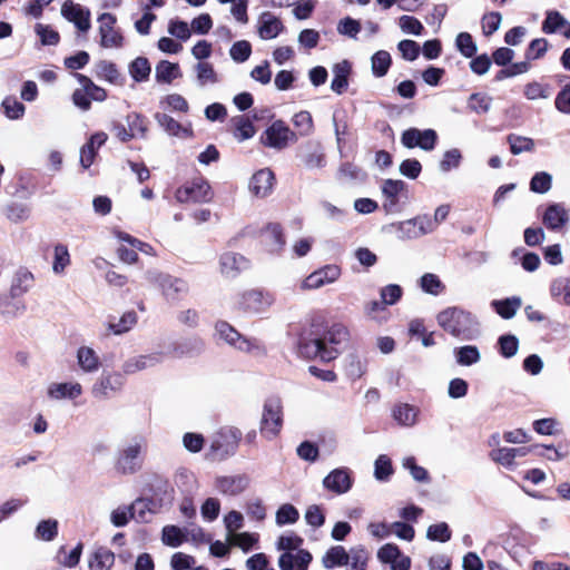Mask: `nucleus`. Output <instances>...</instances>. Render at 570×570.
<instances>
[{
  "mask_svg": "<svg viewBox=\"0 0 570 570\" xmlns=\"http://www.w3.org/2000/svg\"><path fill=\"white\" fill-rule=\"evenodd\" d=\"M439 326L449 335L463 341L480 335V322L475 315L458 306H450L436 315Z\"/></svg>",
  "mask_w": 570,
  "mask_h": 570,
  "instance_id": "1",
  "label": "nucleus"
},
{
  "mask_svg": "<svg viewBox=\"0 0 570 570\" xmlns=\"http://www.w3.org/2000/svg\"><path fill=\"white\" fill-rule=\"evenodd\" d=\"M215 335L229 346L252 355H264L265 348L256 340L243 336L235 327L225 321L215 324Z\"/></svg>",
  "mask_w": 570,
  "mask_h": 570,
  "instance_id": "2",
  "label": "nucleus"
},
{
  "mask_svg": "<svg viewBox=\"0 0 570 570\" xmlns=\"http://www.w3.org/2000/svg\"><path fill=\"white\" fill-rule=\"evenodd\" d=\"M178 352L175 344L170 341L163 343L158 351L132 356L125 361L122 371L125 374H134L139 371H144L154 367L163 363L169 356H177Z\"/></svg>",
  "mask_w": 570,
  "mask_h": 570,
  "instance_id": "3",
  "label": "nucleus"
},
{
  "mask_svg": "<svg viewBox=\"0 0 570 570\" xmlns=\"http://www.w3.org/2000/svg\"><path fill=\"white\" fill-rule=\"evenodd\" d=\"M149 283L158 287L167 301L174 302L188 292L187 283L178 277L158 271L147 272Z\"/></svg>",
  "mask_w": 570,
  "mask_h": 570,
  "instance_id": "4",
  "label": "nucleus"
},
{
  "mask_svg": "<svg viewBox=\"0 0 570 570\" xmlns=\"http://www.w3.org/2000/svg\"><path fill=\"white\" fill-rule=\"evenodd\" d=\"M125 373L104 371L91 387V395L97 400H109L121 392L125 386Z\"/></svg>",
  "mask_w": 570,
  "mask_h": 570,
  "instance_id": "5",
  "label": "nucleus"
},
{
  "mask_svg": "<svg viewBox=\"0 0 570 570\" xmlns=\"http://www.w3.org/2000/svg\"><path fill=\"white\" fill-rule=\"evenodd\" d=\"M282 403L277 399L267 400L263 407L261 432L267 440L276 438L282 429Z\"/></svg>",
  "mask_w": 570,
  "mask_h": 570,
  "instance_id": "6",
  "label": "nucleus"
},
{
  "mask_svg": "<svg viewBox=\"0 0 570 570\" xmlns=\"http://www.w3.org/2000/svg\"><path fill=\"white\" fill-rule=\"evenodd\" d=\"M99 43L106 49H117L122 46L124 37L116 28L117 18L108 12L98 16Z\"/></svg>",
  "mask_w": 570,
  "mask_h": 570,
  "instance_id": "7",
  "label": "nucleus"
},
{
  "mask_svg": "<svg viewBox=\"0 0 570 570\" xmlns=\"http://www.w3.org/2000/svg\"><path fill=\"white\" fill-rule=\"evenodd\" d=\"M275 303L272 293L262 289H248L238 301V307L249 314L265 313Z\"/></svg>",
  "mask_w": 570,
  "mask_h": 570,
  "instance_id": "8",
  "label": "nucleus"
},
{
  "mask_svg": "<svg viewBox=\"0 0 570 570\" xmlns=\"http://www.w3.org/2000/svg\"><path fill=\"white\" fill-rule=\"evenodd\" d=\"M438 140V134L433 129H417V128H409L403 131L401 136V142L404 147L420 148L425 151H431L434 149Z\"/></svg>",
  "mask_w": 570,
  "mask_h": 570,
  "instance_id": "9",
  "label": "nucleus"
},
{
  "mask_svg": "<svg viewBox=\"0 0 570 570\" xmlns=\"http://www.w3.org/2000/svg\"><path fill=\"white\" fill-rule=\"evenodd\" d=\"M295 138L294 132L282 120L274 121L264 132L263 142L265 146L283 149Z\"/></svg>",
  "mask_w": 570,
  "mask_h": 570,
  "instance_id": "10",
  "label": "nucleus"
},
{
  "mask_svg": "<svg viewBox=\"0 0 570 570\" xmlns=\"http://www.w3.org/2000/svg\"><path fill=\"white\" fill-rule=\"evenodd\" d=\"M434 230V223L428 216H420L402 222L397 225L399 237L402 239H414Z\"/></svg>",
  "mask_w": 570,
  "mask_h": 570,
  "instance_id": "11",
  "label": "nucleus"
},
{
  "mask_svg": "<svg viewBox=\"0 0 570 570\" xmlns=\"http://www.w3.org/2000/svg\"><path fill=\"white\" fill-rule=\"evenodd\" d=\"M341 276V268L336 265H327L311 273L301 284L304 291L318 289L336 282Z\"/></svg>",
  "mask_w": 570,
  "mask_h": 570,
  "instance_id": "12",
  "label": "nucleus"
},
{
  "mask_svg": "<svg viewBox=\"0 0 570 570\" xmlns=\"http://www.w3.org/2000/svg\"><path fill=\"white\" fill-rule=\"evenodd\" d=\"M179 203H203L210 199V187L204 180H195L186 184L176 191Z\"/></svg>",
  "mask_w": 570,
  "mask_h": 570,
  "instance_id": "13",
  "label": "nucleus"
},
{
  "mask_svg": "<svg viewBox=\"0 0 570 570\" xmlns=\"http://www.w3.org/2000/svg\"><path fill=\"white\" fill-rule=\"evenodd\" d=\"M249 267V262L243 255L232 252L223 253L218 259V269L225 278H235Z\"/></svg>",
  "mask_w": 570,
  "mask_h": 570,
  "instance_id": "14",
  "label": "nucleus"
},
{
  "mask_svg": "<svg viewBox=\"0 0 570 570\" xmlns=\"http://www.w3.org/2000/svg\"><path fill=\"white\" fill-rule=\"evenodd\" d=\"M61 14L81 32H87L91 27L90 10L71 0L62 4Z\"/></svg>",
  "mask_w": 570,
  "mask_h": 570,
  "instance_id": "15",
  "label": "nucleus"
},
{
  "mask_svg": "<svg viewBox=\"0 0 570 570\" xmlns=\"http://www.w3.org/2000/svg\"><path fill=\"white\" fill-rule=\"evenodd\" d=\"M274 184V173L269 168H263L253 174L248 189L255 197L265 198L273 191Z\"/></svg>",
  "mask_w": 570,
  "mask_h": 570,
  "instance_id": "16",
  "label": "nucleus"
},
{
  "mask_svg": "<svg viewBox=\"0 0 570 570\" xmlns=\"http://www.w3.org/2000/svg\"><path fill=\"white\" fill-rule=\"evenodd\" d=\"M377 558L381 562L390 564L392 570H410L411 559L403 554L400 549L392 543H386L377 551Z\"/></svg>",
  "mask_w": 570,
  "mask_h": 570,
  "instance_id": "17",
  "label": "nucleus"
},
{
  "mask_svg": "<svg viewBox=\"0 0 570 570\" xmlns=\"http://www.w3.org/2000/svg\"><path fill=\"white\" fill-rule=\"evenodd\" d=\"M299 354L305 358H320L325 362L334 360V350L324 348L320 337H304L298 345Z\"/></svg>",
  "mask_w": 570,
  "mask_h": 570,
  "instance_id": "18",
  "label": "nucleus"
},
{
  "mask_svg": "<svg viewBox=\"0 0 570 570\" xmlns=\"http://www.w3.org/2000/svg\"><path fill=\"white\" fill-rule=\"evenodd\" d=\"M144 449V444L141 441H134L127 444L117 461L118 469L124 473H132L138 468V458Z\"/></svg>",
  "mask_w": 570,
  "mask_h": 570,
  "instance_id": "19",
  "label": "nucleus"
},
{
  "mask_svg": "<svg viewBox=\"0 0 570 570\" xmlns=\"http://www.w3.org/2000/svg\"><path fill=\"white\" fill-rule=\"evenodd\" d=\"M82 385L79 382H56L47 389V395L55 401L75 400L82 394Z\"/></svg>",
  "mask_w": 570,
  "mask_h": 570,
  "instance_id": "20",
  "label": "nucleus"
},
{
  "mask_svg": "<svg viewBox=\"0 0 570 570\" xmlns=\"http://www.w3.org/2000/svg\"><path fill=\"white\" fill-rule=\"evenodd\" d=\"M284 26L278 17L272 12H263L257 21V32L261 39L271 40L276 38Z\"/></svg>",
  "mask_w": 570,
  "mask_h": 570,
  "instance_id": "21",
  "label": "nucleus"
},
{
  "mask_svg": "<svg viewBox=\"0 0 570 570\" xmlns=\"http://www.w3.org/2000/svg\"><path fill=\"white\" fill-rule=\"evenodd\" d=\"M323 485L337 494L347 492L352 487V479L347 469H335L323 480Z\"/></svg>",
  "mask_w": 570,
  "mask_h": 570,
  "instance_id": "22",
  "label": "nucleus"
},
{
  "mask_svg": "<svg viewBox=\"0 0 570 570\" xmlns=\"http://www.w3.org/2000/svg\"><path fill=\"white\" fill-rule=\"evenodd\" d=\"M312 561V554L298 549L296 553L284 552L278 559L281 570H306Z\"/></svg>",
  "mask_w": 570,
  "mask_h": 570,
  "instance_id": "23",
  "label": "nucleus"
},
{
  "mask_svg": "<svg viewBox=\"0 0 570 570\" xmlns=\"http://www.w3.org/2000/svg\"><path fill=\"white\" fill-rule=\"evenodd\" d=\"M350 336V332L343 324L332 325L322 337H320L324 348L334 350V358L337 356L338 346L344 344Z\"/></svg>",
  "mask_w": 570,
  "mask_h": 570,
  "instance_id": "24",
  "label": "nucleus"
},
{
  "mask_svg": "<svg viewBox=\"0 0 570 570\" xmlns=\"http://www.w3.org/2000/svg\"><path fill=\"white\" fill-rule=\"evenodd\" d=\"M76 358L77 365L83 373L92 374L100 368V357L91 346L82 345L78 347Z\"/></svg>",
  "mask_w": 570,
  "mask_h": 570,
  "instance_id": "25",
  "label": "nucleus"
},
{
  "mask_svg": "<svg viewBox=\"0 0 570 570\" xmlns=\"http://www.w3.org/2000/svg\"><path fill=\"white\" fill-rule=\"evenodd\" d=\"M138 322L137 313L134 311L125 312L118 318H110L105 323L106 331L114 335H121L129 332Z\"/></svg>",
  "mask_w": 570,
  "mask_h": 570,
  "instance_id": "26",
  "label": "nucleus"
},
{
  "mask_svg": "<svg viewBox=\"0 0 570 570\" xmlns=\"http://www.w3.org/2000/svg\"><path fill=\"white\" fill-rule=\"evenodd\" d=\"M542 31L548 35L559 32L566 38H570V21L558 11H549L542 23Z\"/></svg>",
  "mask_w": 570,
  "mask_h": 570,
  "instance_id": "27",
  "label": "nucleus"
},
{
  "mask_svg": "<svg viewBox=\"0 0 570 570\" xmlns=\"http://www.w3.org/2000/svg\"><path fill=\"white\" fill-rule=\"evenodd\" d=\"M352 66L347 60H343L333 66V79L331 82V89L337 95H341L346 90Z\"/></svg>",
  "mask_w": 570,
  "mask_h": 570,
  "instance_id": "28",
  "label": "nucleus"
},
{
  "mask_svg": "<svg viewBox=\"0 0 570 570\" xmlns=\"http://www.w3.org/2000/svg\"><path fill=\"white\" fill-rule=\"evenodd\" d=\"M194 72L196 76V82L199 87H206L215 85L219 81L218 73L214 66L208 61H198L194 66Z\"/></svg>",
  "mask_w": 570,
  "mask_h": 570,
  "instance_id": "29",
  "label": "nucleus"
},
{
  "mask_svg": "<svg viewBox=\"0 0 570 570\" xmlns=\"http://www.w3.org/2000/svg\"><path fill=\"white\" fill-rule=\"evenodd\" d=\"M568 219V213L560 204L550 205L543 214V223L550 229L561 228Z\"/></svg>",
  "mask_w": 570,
  "mask_h": 570,
  "instance_id": "30",
  "label": "nucleus"
},
{
  "mask_svg": "<svg viewBox=\"0 0 570 570\" xmlns=\"http://www.w3.org/2000/svg\"><path fill=\"white\" fill-rule=\"evenodd\" d=\"M155 117L157 122L165 129L168 135L179 138H188L193 136L190 128L184 127L170 116L166 114H157Z\"/></svg>",
  "mask_w": 570,
  "mask_h": 570,
  "instance_id": "31",
  "label": "nucleus"
},
{
  "mask_svg": "<svg viewBox=\"0 0 570 570\" xmlns=\"http://www.w3.org/2000/svg\"><path fill=\"white\" fill-rule=\"evenodd\" d=\"M350 552L342 546H334L330 548L322 558V563L325 569H333L348 563Z\"/></svg>",
  "mask_w": 570,
  "mask_h": 570,
  "instance_id": "32",
  "label": "nucleus"
},
{
  "mask_svg": "<svg viewBox=\"0 0 570 570\" xmlns=\"http://www.w3.org/2000/svg\"><path fill=\"white\" fill-rule=\"evenodd\" d=\"M217 489L224 494H238L247 487V479L244 476H223L217 479Z\"/></svg>",
  "mask_w": 570,
  "mask_h": 570,
  "instance_id": "33",
  "label": "nucleus"
},
{
  "mask_svg": "<svg viewBox=\"0 0 570 570\" xmlns=\"http://www.w3.org/2000/svg\"><path fill=\"white\" fill-rule=\"evenodd\" d=\"M522 301L520 297H510L502 301H493L491 303L495 312L505 320L512 318L518 309L521 307Z\"/></svg>",
  "mask_w": 570,
  "mask_h": 570,
  "instance_id": "34",
  "label": "nucleus"
},
{
  "mask_svg": "<svg viewBox=\"0 0 570 570\" xmlns=\"http://www.w3.org/2000/svg\"><path fill=\"white\" fill-rule=\"evenodd\" d=\"M263 240L271 252H278L285 245V239L281 227L277 224H271L263 233Z\"/></svg>",
  "mask_w": 570,
  "mask_h": 570,
  "instance_id": "35",
  "label": "nucleus"
},
{
  "mask_svg": "<svg viewBox=\"0 0 570 570\" xmlns=\"http://www.w3.org/2000/svg\"><path fill=\"white\" fill-rule=\"evenodd\" d=\"M70 254L69 249L63 244H57L53 247V257H52V272L55 275H62L66 272V268L70 265Z\"/></svg>",
  "mask_w": 570,
  "mask_h": 570,
  "instance_id": "36",
  "label": "nucleus"
},
{
  "mask_svg": "<svg viewBox=\"0 0 570 570\" xmlns=\"http://www.w3.org/2000/svg\"><path fill=\"white\" fill-rule=\"evenodd\" d=\"M419 410L410 404H399L393 409L394 420L404 426H412L416 423Z\"/></svg>",
  "mask_w": 570,
  "mask_h": 570,
  "instance_id": "37",
  "label": "nucleus"
},
{
  "mask_svg": "<svg viewBox=\"0 0 570 570\" xmlns=\"http://www.w3.org/2000/svg\"><path fill=\"white\" fill-rule=\"evenodd\" d=\"M232 121L234 124V137L238 141L247 140L255 135V127L247 116L234 117Z\"/></svg>",
  "mask_w": 570,
  "mask_h": 570,
  "instance_id": "38",
  "label": "nucleus"
},
{
  "mask_svg": "<svg viewBox=\"0 0 570 570\" xmlns=\"http://www.w3.org/2000/svg\"><path fill=\"white\" fill-rule=\"evenodd\" d=\"M115 561L114 553L108 549H98L89 560L90 570H110Z\"/></svg>",
  "mask_w": 570,
  "mask_h": 570,
  "instance_id": "39",
  "label": "nucleus"
},
{
  "mask_svg": "<svg viewBox=\"0 0 570 570\" xmlns=\"http://www.w3.org/2000/svg\"><path fill=\"white\" fill-rule=\"evenodd\" d=\"M180 76L179 66L167 60L160 61L156 67V79L159 82L170 83Z\"/></svg>",
  "mask_w": 570,
  "mask_h": 570,
  "instance_id": "40",
  "label": "nucleus"
},
{
  "mask_svg": "<svg viewBox=\"0 0 570 570\" xmlns=\"http://www.w3.org/2000/svg\"><path fill=\"white\" fill-rule=\"evenodd\" d=\"M458 364L462 366H470L481 360V354L476 346L465 345L454 351Z\"/></svg>",
  "mask_w": 570,
  "mask_h": 570,
  "instance_id": "41",
  "label": "nucleus"
},
{
  "mask_svg": "<svg viewBox=\"0 0 570 570\" xmlns=\"http://www.w3.org/2000/svg\"><path fill=\"white\" fill-rule=\"evenodd\" d=\"M550 294L566 305H570V278H556L550 286Z\"/></svg>",
  "mask_w": 570,
  "mask_h": 570,
  "instance_id": "42",
  "label": "nucleus"
},
{
  "mask_svg": "<svg viewBox=\"0 0 570 570\" xmlns=\"http://www.w3.org/2000/svg\"><path fill=\"white\" fill-rule=\"evenodd\" d=\"M390 66L391 56L387 51L380 50L372 56L371 68L374 76L383 77L386 75Z\"/></svg>",
  "mask_w": 570,
  "mask_h": 570,
  "instance_id": "43",
  "label": "nucleus"
},
{
  "mask_svg": "<svg viewBox=\"0 0 570 570\" xmlns=\"http://www.w3.org/2000/svg\"><path fill=\"white\" fill-rule=\"evenodd\" d=\"M229 544L238 547L244 552L249 551L258 541V534L249 532L232 533V537L226 538Z\"/></svg>",
  "mask_w": 570,
  "mask_h": 570,
  "instance_id": "44",
  "label": "nucleus"
},
{
  "mask_svg": "<svg viewBox=\"0 0 570 570\" xmlns=\"http://www.w3.org/2000/svg\"><path fill=\"white\" fill-rule=\"evenodd\" d=\"M345 370L350 377L358 379L366 372V360L357 354L346 357Z\"/></svg>",
  "mask_w": 570,
  "mask_h": 570,
  "instance_id": "45",
  "label": "nucleus"
},
{
  "mask_svg": "<svg viewBox=\"0 0 570 570\" xmlns=\"http://www.w3.org/2000/svg\"><path fill=\"white\" fill-rule=\"evenodd\" d=\"M368 552L364 548H352L346 570H366Z\"/></svg>",
  "mask_w": 570,
  "mask_h": 570,
  "instance_id": "46",
  "label": "nucleus"
},
{
  "mask_svg": "<svg viewBox=\"0 0 570 570\" xmlns=\"http://www.w3.org/2000/svg\"><path fill=\"white\" fill-rule=\"evenodd\" d=\"M455 47L465 58H472L478 50L476 43L474 42L472 36L468 32H460L456 36Z\"/></svg>",
  "mask_w": 570,
  "mask_h": 570,
  "instance_id": "47",
  "label": "nucleus"
},
{
  "mask_svg": "<svg viewBox=\"0 0 570 570\" xmlns=\"http://www.w3.org/2000/svg\"><path fill=\"white\" fill-rule=\"evenodd\" d=\"M393 474L392 462L385 454H381L374 462V478L377 481H386Z\"/></svg>",
  "mask_w": 570,
  "mask_h": 570,
  "instance_id": "48",
  "label": "nucleus"
},
{
  "mask_svg": "<svg viewBox=\"0 0 570 570\" xmlns=\"http://www.w3.org/2000/svg\"><path fill=\"white\" fill-rule=\"evenodd\" d=\"M184 532L176 525H166L163 529L161 540L166 546L173 548L179 547L184 542Z\"/></svg>",
  "mask_w": 570,
  "mask_h": 570,
  "instance_id": "49",
  "label": "nucleus"
},
{
  "mask_svg": "<svg viewBox=\"0 0 570 570\" xmlns=\"http://www.w3.org/2000/svg\"><path fill=\"white\" fill-rule=\"evenodd\" d=\"M551 185L552 176L546 171H540L532 177L530 189L537 194H546L550 190Z\"/></svg>",
  "mask_w": 570,
  "mask_h": 570,
  "instance_id": "50",
  "label": "nucleus"
},
{
  "mask_svg": "<svg viewBox=\"0 0 570 570\" xmlns=\"http://www.w3.org/2000/svg\"><path fill=\"white\" fill-rule=\"evenodd\" d=\"M421 288L431 295H439L443 289L444 285L440 278L432 273H426L420 278Z\"/></svg>",
  "mask_w": 570,
  "mask_h": 570,
  "instance_id": "51",
  "label": "nucleus"
},
{
  "mask_svg": "<svg viewBox=\"0 0 570 570\" xmlns=\"http://www.w3.org/2000/svg\"><path fill=\"white\" fill-rule=\"evenodd\" d=\"M252 53V46L246 40L236 41L229 49V56L235 62H245Z\"/></svg>",
  "mask_w": 570,
  "mask_h": 570,
  "instance_id": "52",
  "label": "nucleus"
},
{
  "mask_svg": "<svg viewBox=\"0 0 570 570\" xmlns=\"http://www.w3.org/2000/svg\"><path fill=\"white\" fill-rule=\"evenodd\" d=\"M402 466L409 470L411 476L417 482H428L429 473L423 468L416 464L413 456H406L402 460Z\"/></svg>",
  "mask_w": 570,
  "mask_h": 570,
  "instance_id": "53",
  "label": "nucleus"
},
{
  "mask_svg": "<svg viewBox=\"0 0 570 570\" xmlns=\"http://www.w3.org/2000/svg\"><path fill=\"white\" fill-rule=\"evenodd\" d=\"M129 72L136 81H144L150 73V65L146 58H137L130 63Z\"/></svg>",
  "mask_w": 570,
  "mask_h": 570,
  "instance_id": "54",
  "label": "nucleus"
},
{
  "mask_svg": "<svg viewBox=\"0 0 570 570\" xmlns=\"http://www.w3.org/2000/svg\"><path fill=\"white\" fill-rule=\"evenodd\" d=\"M462 155L458 148L446 150L440 161V170L448 173L451 169L458 168L461 164Z\"/></svg>",
  "mask_w": 570,
  "mask_h": 570,
  "instance_id": "55",
  "label": "nucleus"
},
{
  "mask_svg": "<svg viewBox=\"0 0 570 570\" xmlns=\"http://www.w3.org/2000/svg\"><path fill=\"white\" fill-rule=\"evenodd\" d=\"M491 459L508 468L512 469L514 465L515 452H512V448H499L490 453Z\"/></svg>",
  "mask_w": 570,
  "mask_h": 570,
  "instance_id": "56",
  "label": "nucleus"
},
{
  "mask_svg": "<svg viewBox=\"0 0 570 570\" xmlns=\"http://www.w3.org/2000/svg\"><path fill=\"white\" fill-rule=\"evenodd\" d=\"M405 188L402 180L386 179L382 186L383 195L390 199L391 205H395L399 194Z\"/></svg>",
  "mask_w": 570,
  "mask_h": 570,
  "instance_id": "57",
  "label": "nucleus"
},
{
  "mask_svg": "<svg viewBox=\"0 0 570 570\" xmlns=\"http://www.w3.org/2000/svg\"><path fill=\"white\" fill-rule=\"evenodd\" d=\"M77 78H78L79 82L81 83V86L87 88L90 101L95 100V101L101 102V101L106 100L107 94H106L105 89L95 85L87 76L78 73Z\"/></svg>",
  "mask_w": 570,
  "mask_h": 570,
  "instance_id": "58",
  "label": "nucleus"
},
{
  "mask_svg": "<svg viewBox=\"0 0 570 570\" xmlns=\"http://www.w3.org/2000/svg\"><path fill=\"white\" fill-rule=\"evenodd\" d=\"M299 517V513L292 504H283L276 512V523L284 525L288 523H295Z\"/></svg>",
  "mask_w": 570,
  "mask_h": 570,
  "instance_id": "59",
  "label": "nucleus"
},
{
  "mask_svg": "<svg viewBox=\"0 0 570 570\" xmlns=\"http://www.w3.org/2000/svg\"><path fill=\"white\" fill-rule=\"evenodd\" d=\"M548 47L549 43L543 38L532 40L525 51L527 60H537L542 58L548 51Z\"/></svg>",
  "mask_w": 570,
  "mask_h": 570,
  "instance_id": "60",
  "label": "nucleus"
},
{
  "mask_svg": "<svg viewBox=\"0 0 570 570\" xmlns=\"http://www.w3.org/2000/svg\"><path fill=\"white\" fill-rule=\"evenodd\" d=\"M4 114L10 119H19L24 114V106L13 97H7L2 101Z\"/></svg>",
  "mask_w": 570,
  "mask_h": 570,
  "instance_id": "61",
  "label": "nucleus"
},
{
  "mask_svg": "<svg viewBox=\"0 0 570 570\" xmlns=\"http://www.w3.org/2000/svg\"><path fill=\"white\" fill-rule=\"evenodd\" d=\"M168 33L179 40L186 41L191 36L190 24L180 20H170L168 24Z\"/></svg>",
  "mask_w": 570,
  "mask_h": 570,
  "instance_id": "62",
  "label": "nucleus"
},
{
  "mask_svg": "<svg viewBox=\"0 0 570 570\" xmlns=\"http://www.w3.org/2000/svg\"><path fill=\"white\" fill-rule=\"evenodd\" d=\"M401 30L407 35L420 36L424 30L420 20L412 16H402L399 20Z\"/></svg>",
  "mask_w": 570,
  "mask_h": 570,
  "instance_id": "63",
  "label": "nucleus"
},
{
  "mask_svg": "<svg viewBox=\"0 0 570 570\" xmlns=\"http://www.w3.org/2000/svg\"><path fill=\"white\" fill-rule=\"evenodd\" d=\"M293 124L301 135H308L313 130V119L308 111L302 110L294 115Z\"/></svg>",
  "mask_w": 570,
  "mask_h": 570,
  "instance_id": "64",
  "label": "nucleus"
}]
</instances>
